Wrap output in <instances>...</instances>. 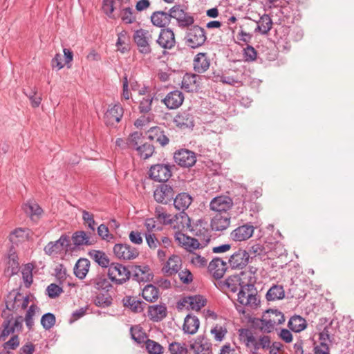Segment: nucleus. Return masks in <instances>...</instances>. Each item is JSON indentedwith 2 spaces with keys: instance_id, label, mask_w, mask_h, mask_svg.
I'll list each match as a JSON object with an SVG mask.
<instances>
[{
  "instance_id": "f257e3e1",
  "label": "nucleus",
  "mask_w": 354,
  "mask_h": 354,
  "mask_svg": "<svg viewBox=\"0 0 354 354\" xmlns=\"http://www.w3.org/2000/svg\"><path fill=\"white\" fill-rule=\"evenodd\" d=\"M239 338L247 348L252 353H257L260 348L270 349V354H279L281 344L279 342H274L271 344L270 337L268 335L256 337L249 329H241Z\"/></svg>"
},
{
  "instance_id": "f03ea898",
  "label": "nucleus",
  "mask_w": 354,
  "mask_h": 354,
  "mask_svg": "<svg viewBox=\"0 0 354 354\" xmlns=\"http://www.w3.org/2000/svg\"><path fill=\"white\" fill-rule=\"evenodd\" d=\"M175 238L180 245H182L191 253L194 250L205 247L210 241V237L209 236H205L203 239H198L186 236L183 233H176Z\"/></svg>"
},
{
  "instance_id": "7ed1b4c3",
  "label": "nucleus",
  "mask_w": 354,
  "mask_h": 354,
  "mask_svg": "<svg viewBox=\"0 0 354 354\" xmlns=\"http://www.w3.org/2000/svg\"><path fill=\"white\" fill-rule=\"evenodd\" d=\"M206 40L205 30L198 26H193L187 30L185 42L188 46L196 48L202 46Z\"/></svg>"
},
{
  "instance_id": "20e7f679",
  "label": "nucleus",
  "mask_w": 354,
  "mask_h": 354,
  "mask_svg": "<svg viewBox=\"0 0 354 354\" xmlns=\"http://www.w3.org/2000/svg\"><path fill=\"white\" fill-rule=\"evenodd\" d=\"M108 276L112 281L122 284L130 278L131 272L122 264L113 263L109 266Z\"/></svg>"
},
{
  "instance_id": "39448f33",
  "label": "nucleus",
  "mask_w": 354,
  "mask_h": 354,
  "mask_svg": "<svg viewBox=\"0 0 354 354\" xmlns=\"http://www.w3.org/2000/svg\"><path fill=\"white\" fill-rule=\"evenodd\" d=\"M5 321L3 323V328L1 334L0 339L4 341L10 334L15 332H19L22 328V325L25 319L21 316L16 317L15 320L12 319V315L9 318H4Z\"/></svg>"
},
{
  "instance_id": "423d86ee",
  "label": "nucleus",
  "mask_w": 354,
  "mask_h": 354,
  "mask_svg": "<svg viewBox=\"0 0 354 354\" xmlns=\"http://www.w3.org/2000/svg\"><path fill=\"white\" fill-rule=\"evenodd\" d=\"M245 288L244 286H241V288L239 290L237 294L238 302L244 306H249L254 308L258 306L259 301L257 297V290L256 288Z\"/></svg>"
},
{
  "instance_id": "0eeeda50",
  "label": "nucleus",
  "mask_w": 354,
  "mask_h": 354,
  "mask_svg": "<svg viewBox=\"0 0 354 354\" xmlns=\"http://www.w3.org/2000/svg\"><path fill=\"white\" fill-rule=\"evenodd\" d=\"M133 39L140 53L144 54L151 53V49L149 42L152 39L151 32L144 29L138 30L134 33Z\"/></svg>"
},
{
  "instance_id": "6e6552de",
  "label": "nucleus",
  "mask_w": 354,
  "mask_h": 354,
  "mask_svg": "<svg viewBox=\"0 0 354 354\" xmlns=\"http://www.w3.org/2000/svg\"><path fill=\"white\" fill-rule=\"evenodd\" d=\"M114 254L120 259L133 260L139 255V251L135 247L127 243H118L113 247Z\"/></svg>"
},
{
  "instance_id": "1a4fd4ad",
  "label": "nucleus",
  "mask_w": 354,
  "mask_h": 354,
  "mask_svg": "<svg viewBox=\"0 0 354 354\" xmlns=\"http://www.w3.org/2000/svg\"><path fill=\"white\" fill-rule=\"evenodd\" d=\"M174 161L183 167H192L196 162V153L186 149L176 151L174 155Z\"/></svg>"
},
{
  "instance_id": "9d476101",
  "label": "nucleus",
  "mask_w": 354,
  "mask_h": 354,
  "mask_svg": "<svg viewBox=\"0 0 354 354\" xmlns=\"http://www.w3.org/2000/svg\"><path fill=\"white\" fill-rule=\"evenodd\" d=\"M70 245V238L66 234H62L55 241L49 242L44 248L46 254L51 256L61 253L63 250Z\"/></svg>"
},
{
  "instance_id": "9b49d317",
  "label": "nucleus",
  "mask_w": 354,
  "mask_h": 354,
  "mask_svg": "<svg viewBox=\"0 0 354 354\" xmlns=\"http://www.w3.org/2000/svg\"><path fill=\"white\" fill-rule=\"evenodd\" d=\"M171 176L170 167L167 165L157 164L151 167L149 176L158 182H166Z\"/></svg>"
},
{
  "instance_id": "f8f14e48",
  "label": "nucleus",
  "mask_w": 354,
  "mask_h": 354,
  "mask_svg": "<svg viewBox=\"0 0 354 354\" xmlns=\"http://www.w3.org/2000/svg\"><path fill=\"white\" fill-rule=\"evenodd\" d=\"M250 255L246 250L239 249L232 254L228 263L232 269L242 270L249 263Z\"/></svg>"
},
{
  "instance_id": "ddd939ff",
  "label": "nucleus",
  "mask_w": 354,
  "mask_h": 354,
  "mask_svg": "<svg viewBox=\"0 0 354 354\" xmlns=\"http://www.w3.org/2000/svg\"><path fill=\"white\" fill-rule=\"evenodd\" d=\"M169 13L170 19H176L180 26H188L192 25L194 21V17L185 12L179 5L174 6L171 8L169 10Z\"/></svg>"
},
{
  "instance_id": "4468645a",
  "label": "nucleus",
  "mask_w": 354,
  "mask_h": 354,
  "mask_svg": "<svg viewBox=\"0 0 354 354\" xmlns=\"http://www.w3.org/2000/svg\"><path fill=\"white\" fill-rule=\"evenodd\" d=\"M232 200L226 196L214 198L209 204L210 209L216 213H227L232 207Z\"/></svg>"
},
{
  "instance_id": "2eb2a0df",
  "label": "nucleus",
  "mask_w": 354,
  "mask_h": 354,
  "mask_svg": "<svg viewBox=\"0 0 354 354\" xmlns=\"http://www.w3.org/2000/svg\"><path fill=\"white\" fill-rule=\"evenodd\" d=\"M174 192L172 187L167 184L159 185L153 192V197L156 202L167 204L174 198Z\"/></svg>"
},
{
  "instance_id": "dca6fc26",
  "label": "nucleus",
  "mask_w": 354,
  "mask_h": 354,
  "mask_svg": "<svg viewBox=\"0 0 354 354\" xmlns=\"http://www.w3.org/2000/svg\"><path fill=\"white\" fill-rule=\"evenodd\" d=\"M206 299L200 295L185 297L180 302V306L198 311L206 304Z\"/></svg>"
},
{
  "instance_id": "f3484780",
  "label": "nucleus",
  "mask_w": 354,
  "mask_h": 354,
  "mask_svg": "<svg viewBox=\"0 0 354 354\" xmlns=\"http://www.w3.org/2000/svg\"><path fill=\"white\" fill-rule=\"evenodd\" d=\"M190 350L194 354H211L212 343L204 336H198L190 344Z\"/></svg>"
},
{
  "instance_id": "a211bd4d",
  "label": "nucleus",
  "mask_w": 354,
  "mask_h": 354,
  "mask_svg": "<svg viewBox=\"0 0 354 354\" xmlns=\"http://www.w3.org/2000/svg\"><path fill=\"white\" fill-rule=\"evenodd\" d=\"M254 227L246 223L234 229L230 234L232 239L234 241H243L249 239L254 234Z\"/></svg>"
},
{
  "instance_id": "6ab92c4d",
  "label": "nucleus",
  "mask_w": 354,
  "mask_h": 354,
  "mask_svg": "<svg viewBox=\"0 0 354 354\" xmlns=\"http://www.w3.org/2000/svg\"><path fill=\"white\" fill-rule=\"evenodd\" d=\"M156 43L164 49H171L176 44L174 32L170 28L161 29Z\"/></svg>"
},
{
  "instance_id": "aec40b11",
  "label": "nucleus",
  "mask_w": 354,
  "mask_h": 354,
  "mask_svg": "<svg viewBox=\"0 0 354 354\" xmlns=\"http://www.w3.org/2000/svg\"><path fill=\"white\" fill-rule=\"evenodd\" d=\"M123 109L119 104L109 106L104 116L105 123L107 125H114L118 123L123 115Z\"/></svg>"
},
{
  "instance_id": "412c9836",
  "label": "nucleus",
  "mask_w": 354,
  "mask_h": 354,
  "mask_svg": "<svg viewBox=\"0 0 354 354\" xmlns=\"http://www.w3.org/2000/svg\"><path fill=\"white\" fill-rule=\"evenodd\" d=\"M183 101L184 95L178 90L169 92L162 100L163 103L169 109L178 108L183 104Z\"/></svg>"
},
{
  "instance_id": "4be33fe9",
  "label": "nucleus",
  "mask_w": 354,
  "mask_h": 354,
  "mask_svg": "<svg viewBox=\"0 0 354 354\" xmlns=\"http://www.w3.org/2000/svg\"><path fill=\"white\" fill-rule=\"evenodd\" d=\"M231 216L229 213H216L211 221V227L213 230L223 231L230 225Z\"/></svg>"
},
{
  "instance_id": "5701e85b",
  "label": "nucleus",
  "mask_w": 354,
  "mask_h": 354,
  "mask_svg": "<svg viewBox=\"0 0 354 354\" xmlns=\"http://www.w3.org/2000/svg\"><path fill=\"white\" fill-rule=\"evenodd\" d=\"M20 293L12 290L10 292L6 299V309L2 312L3 318H9L11 316V311H17V303H19Z\"/></svg>"
},
{
  "instance_id": "b1692460",
  "label": "nucleus",
  "mask_w": 354,
  "mask_h": 354,
  "mask_svg": "<svg viewBox=\"0 0 354 354\" xmlns=\"http://www.w3.org/2000/svg\"><path fill=\"white\" fill-rule=\"evenodd\" d=\"M208 270L216 279H221L227 270V264L220 258H214L209 263Z\"/></svg>"
},
{
  "instance_id": "393cba45",
  "label": "nucleus",
  "mask_w": 354,
  "mask_h": 354,
  "mask_svg": "<svg viewBox=\"0 0 354 354\" xmlns=\"http://www.w3.org/2000/svg\"><path fill=\"white\" fill-rule=\"evenodd\" d=\"M130 272L132 279L139 283L149 281L151 279V274L148 266H133Z\"/></svg>"
},
{
  "instance_id": "a878e982",
  "label": "nucleus",
  "mask_w": 354,
  "mask_h": 354,
  "mask_svg": "<svg viewBox=\"0 0 354 354\" xmlns=\"http://www.w3.org/2000/svg\"><path fill=\"white\" fill-rule=\"evenodd\" d=\"M201 77L196 74L186 73L181 82V88L187 92L196 91L199 86Z\"/></svg>"
},
{
  "instance_id": "bb28decb",
  "label": "nucleus",
  "mask_w": 354,
  "mask_h": 354,
  "mask_svg": "<svg viewBox=\"0 0 354 354\" xmlns=\"http://www.w3.org/2000/svg\"><path fill=\"white\" fill-rule=\"evenodd\" d=\"M194 70L198 73H205L210 66V61L207 54L204 53H198L193 61Z\"/></svg>"
},
{
  "instance_id": "cd10ccee",
  "label": "nucleus",
  "mask_w": 354,
  "mask_h": 354,
  "mask_svg": "<svg viewBox=\"0 0 354 354\" xmlns=\"http://www.w3.org/2000/svg\"><path fill=\"white\" fill-rule=\"evenodd\" d=\"M174 122L178 127L182 129L194 127L193 116L187 111H183L176 115Z\"/></svg>"
},
{
  "instance_id": "c85d7f7f",
  "label": "nucleus",
  "mask_w": 354,
  "mask_h": 354,
  "mask_svg": "<svg viewBox=\"0 0 354 354\" xmlns=\"http://www.w3.org/2000/svg\"><path fill=\"white\" fill-rule=\"evenodd\" d=\"M72 241L76 247L91 245L95 243L94 239L82 230L74 232L72 236Z\"/></svg>"
},
{
  "instance_id": "c756f323",
  "label": "nucleus",
  "mask_w": 354,
  "mask_h": 354,
  "mask_svg": "<svg viewBox=\"0 0 354 354\" xmlns=\"http://www.w3.org/2000/svg\"><path fill=\"white\" fill-rule=\"evenodd\" d=\"M182 266V261L177 255L171 256L164 266L162 270L168 275H172L178 272Z\"/></svg>"
},
{
  "instance_id": "7c9ffc66",
  "label": "nucleus",
  "mask_w": 354,
  "mask_h": 354,
  "mask_svg": "<svg viewBox=\"0 0 354 354\" xmlns=\"http://www.w3.org/2000/svg\"><path fill=\"white\" fill-rule=\"evenodd\" d=\"M149 139L158 142L161 146L169 143V138L159 127H151L147 132Z\"/></svg>"
},
{
  "instance_id": "2f4dec72",
  "label": "nucleus",
  "mask_w": 354,
  "mask_h": 354,
  "mask_svg": "<svg viewBox=\"0 0 354 354\" xmlns=\"http://www.w3.org/2000/svg\"><path fill=\"white\" fill-rule=\"evenodd\" d=\"M200 322L197 317L187 315L184 320L183 330L185 333L194 335L199 328Z\"/></svg>"
},
{
  "instance_id": "473e14b6",
  "label": "nucleus",
  "mask_w": 354,
  "mask_h": 354,
  "mask_svg": "<svg viewBox=\"0 0 354 354\" xmlns=\"http://www.w3.org/2000/svg\"><path fill=\"white\" fill-rule=\"evenodd\" d=\"M89 268L90 261L87 259L80 258L74 266V274L80 279H84L88 272Z\"/></svg>"
},
{
  "instance_id": "72a5a7b5",
  "label": "nucleus",
  "mask_w": 354,
  "mask_h": 354,
  "mask_svg": "<svg viewBox=\"0 0 354 354\" xmlns=\"http://www.w3.org/2000/svg\"><path fill=\"white\" fill-rule=\"evenodd\" d=\"M148 315L153 322L161 321L167 316V308L163 305L149 306Z\"/></svg>"
},
{
  "instance_id": "f704fd0d",
  "label": "nucleus",
  "mask_w": 354,
  "mask_h": 354,
  "mask_svg": "<svg viewBox=\"0 0 354 354\" xmlns=\"http://www.w3.org/2000/svg\"><path fill=\"white\" fill-rule=\"evenodd\" d=\"M192 202V198L187 193H180L174 199L175 207L182 212L187 209Z\"/></svg>"
},
{
  "instance_id": "c9c22d12",
  "label": "nucleus",
  "mask_w": 354,
  "mask_h": 354,
  "mask_svg": "<svg viewBox=\"0 0 354 354\" xmlns=\"http://www.w3.org/2000/svg\"><path fill=\"white\" fill-rule=\"evenodd\" d=\"M170 13L163 11L154 12L151 16L152 24L157 27H165L170 21Z\"/></svg>"
},
{
  "instance_id": "e433bc0d",
  "label": "nucleus",
  "mask_w": 354,
  "mask_h": 354,
  "mask_svg": "<svg viewBox=\"0 0 354 354\" xmlns=\"http://www.w3.org/2000/svg\"><path fill=\"white\" fill-rule=\"evenodd\" d=\"M288 326L291 330L299 333L307 327V322L301 316L294 315L289 319Z\"/></svg>"
},
{
  "instance_id": "4c0bfd02",
  "label": "nucleus",
  "mask_w": 354,
  "mask_h": 354,
  "mask_svg": "<svg viewBox=\"0 0 354 354\" xmlns=\"http://www.w3.org/2000/svg\"><path fill=\"white\" fill-rule=\"evenodd\" d=\"M90 257L102 268H107L110 266L108 256L102 251L92 250L88 252Z\"/></svg>"
},
{
  "instance_id": "58836bf2",
  "label": "nucleus",
  "mask_w": 354,
  "mask_h": 354,
  "mask_svg": "<svg viewBox=\"0 0 354 354\" xmlns=\"http://www.w3.org/2000/svg\"><path fill=\"white\" fill-rule=\"evenodd\" d=\"M124 305L131 309L134 313H140L144 309L146 304L133 297H127L123 299Z\"/></svg>"
},
{
  "instance_id": "ea45409f",
  "label": "nucleus",
  "mask_w": 354,
  "mask_h": 354,
  "mask_svg": "<svg viewBox=\"0 0 354 354\" xmlns=\"http://www.w3.org/2000/svg\"><path fill=\"white\" fill-rule=\"evenodd\" d=\"M268 301H275L282 299L285 297V292L282 286L274 285L266 293Z\"/></svg>"
},
{
  "instance_id": "a19ab883",
  "label": "nucleus",
  "mask_w": 354,
  "mask_h": 354,
  "mask_svg": "<svg viewBox=\"0 0 354 354\" xmlns=\"http://www.w3.org/2000/svg\"><path fill=\"white\" fill-rule=\"evenodd\" d=\"M257 24L258 26L255 30L259 31L263 35L267 34L271 30L272 26V21L268 15H263L261 16Z\"/></svg>"
},
{
  "instance_id": "79ce46f5",
  "label": "nucleus",
  "mask_w": 354,
  "mask_h": 354,
  "mask_svg": "<svg viewBox=\"0 0 354 354\" xmlns=\"http://www.w3.org/2000/svg\"><path fill=\"white\" fill-rule=\"evenodd\" d=\"M241 277L239 274L232 275L225 279L224 286L231 292H236L241 288Z\"/></svg>"
},
{
  "instance_id": "37998d69",
  "label": "nucleus",
  "mask_w": 354,
  "mask_h": 354,
  "mask_svg": "<svg viewBox=\"0 0 354 354\" xmlns=\"http://www.w3.org/2000/svg\"><path fill=\"white\" fill-rule=\"evenodd\" d=\"M158 289L151 284L146 286L142 290V297L147 301H156L158 298Z\"/></svg>"
},
{
  "instance_id": "c03bdc74",
  "label": "nucleus",
  "mask_w": 354,
  "mask_h": 354,
  "mask_svg": "<svg viewBox=\"0 0 354 354\" xmlns=\"http://www.w3.org/2000/svg\"><path fill=\"white\" fill-rule=\"evenodd\" d=\"M88 285L93 286L97 290H107L111 287L109 281L102 275H97L95 277L91 279Z\"/></svg>"
},
{
  "instance_id": "a18cd8bd",
  "label": "nucleus",
  "mask_w": 354,
  "mask_h": 354,
  "mask_svg": "<svg viewBox=\"0 0 354 354\" xmlns=\"http://www.w3.org/2000/svg\"><path fill=\"white\" fill-rule=\"evenodd\" d=\"M255 325L261 331L268 333L272 332L275 328L264 313L261 319L257 320Z\"/></svg>"
},
{
  "instance_id": "49530a36",
  "label": "nucleus",
  "mask_w": 354,
  "mask_h": 354,
  "mask_svg": "<svg viewBox=\"0 0 354 354\" xmlns=\"http://www.w3.org/2000/svg\"><path fill=\"white\" fill-rule=\"evenodd\" d=\"M241 277V286H244L245 288H255L254 283L256 282V277L253 276L251 272L248 271H242L239 274Z\"/></svg>"
},
{
  "instance_id": "de8ad7c7",
  "label": "nucleus",
  "mask_w": 354,
  "mask_h": 354,
  "mask_svg": "<svg viewBox=\"0 0 354 354\" xmlns=\"http://www.w3.org/2000/svg\"><path fill=\"white\" fill-rule=\"evenodd\" d=\"M264 314L268 316V319L274 326L282 324L285 320L283 314L278 310L270 309Z\"/></svg>"
},
{
  "instance_id": "09e8293b",
  "label": "nucleus",
  "mask_w": 354,
  "mask_h": 354,
  "mask_svg": "<svg viewBox=\"0 0 354 354\" xmlns=\"http://www.w3.org/2000/svg\"><path fill=\"white\" fill-rule=\"evenodd\" d=\"M25 213L32 218L34 216H39L42 212L41 208L35 201H30L23 206Z\"/></svg>"
},
{
  "instance_id": "8fccbe9b",
  "label": "nucleus",
  "mask_w": 354,
  "mask_h": 354,
  "mask_svg": "<svg viewBox=\"0 0 354 354\" xmlns=\"http://www.w3.org/2000/svg\"><path fill=\"white\" fill-rule=\"evenodd\" d=\"M131 338L138 344L146 342L147 335L139 326H132L130 329Z\"/></svg>"
},
{
  "instance_id": "3c124183",
  "label": "nucleus",
  "mask_w": 354,
  "mask_h": 354,
  "mask_svg": "<svg viewBox=\"0 0 354 354\" xmlns=\"http://www.w3.org/2000/svg\"><path fill=\"white\" fill-rule=\"evenodd\" d=\"M156 218L158 221L164 225L171 223V215L166 213L164 208L161 206H158L155 209Z\"/></svg>"
},
{
  "instance_id": "603ef678",
  "label": "nucleus",
  "mask_w": 354,
  "mask_h": 354,
  "mask_svg": "<svg viewBox=\"0 0 354 354\" xmlns=\"http://www.w3.org/2000/svg\"><path fill=\"white\" fill-rule=\"evenodd\" d=\"M136 151L142 158L147 159L153 155L154 147L151 144L145 142L138 147Z\"/></svg>"
},
{
  "instance_id": "864d4df0",
  "label": "nucleus",
  "mask_w": 354,
  "mask_h": 354,
  "mask_svg": "<svg viewBox=\"0 0 354 354\" xmlns=\"http://www.w3.org/2000/svg\"><path fill=\"white\" fill-rule=\"evenodd\" d=\"M28 233L24 228H17L12 232L10 234V241L15 244L19 241L24 240L27 238Z\"/></svg>"
},
{
  "instance_id": "5fc2aeb1",
  "label": "nucleus",
  "mask_w": 354,
  "mask_h": 354,
  "mask_svg": "<svg viewBox=\"0 0 354 354\" xmlns=\"http://www.w3.org/2000/svg\"><path fill=\"white\" fill-rule=\"evenodd\" d=\"M145 237L146 243L151 250H156L160 245L159 238L154 232H145Z\"/></svg>"
},
{
  "instance_id": "6e6d98bb",
  "label": "nucleus",
  "mask_w": 354,
  "mask_h": 354,
  "mask_svg": "<svg viewBox=\"0 0 354 354\" xmlns=\"http://www.w3.org/2000/svg\"><path fill=\"white\" fill-rule=\"evenodd\" d=\"M127 144L129 147L137 149L138 147L141 146L142 142V134L140 132H134L131 133L127 140Z\"/></svg>"
},
{
  "instance_id": "4d7b16f0",
  "label": "nucleus",
  "mask_w": 354,
  "mask_h": 354,
  "mask_svg": "<svg viewBox=\"0 0 354 354\" xmlns=\"http://www.w3.org/2000/svg\"><path fill=\"white\" fill-rule=\"evenodd\" d=\"M146 348L150 354H162L164 348L158 342L147 339L145 342Z\"/></svg>"
},
{
  "instance_id": "13d9d810",
  "label": "nucleus",
  "mask_w": 354,
  "mask_h": 354,
  "mask_svg": "<svg viewBox=\"0 0 354 354\" xmlns=\"http://www.w3.org/2000/svg\"><path fill=\"white\" fill-rule=\"evenodd\" d=\"M189 259L192 264L198 268H203L206 266L207 263V260L204 257H202L196 252L190 253L189 255Z\"/></svg>"
},
{
  "instance_id": "bf43d9fd",
  "label": "nucleus",
  "mask_w": 354,
  "mask_h": 354,
  "mask_svg": "<svg viewBox=\"0 0 354 354\" xmlns=\"http://www.w3.org/2000/svg\"><path fill=\"white\" fill-rule=\"evenodd\" d=\"M171 354H187L188 350L184 343L172 342L169 345Z\"/></svg>"
},
{
  "instance_id": "052dcab7",
  "label": "nucleus",
  "mask_w": 354,
  "mask_h": 354,
  "mask_svg": "<svg viewBox=\"0 0 354 354\" xmlns=\"http://www.w3.org/2000/svg\"><path fill=\"white\" fill-rule=\"evenodd\" d=\"M37 310H39V308L36 305L32 304L29 307V308L26 314V317H25L24 319H25L26 325L29 329H31L34 324L32 318L35 316Z\"/></svg>"
},
{
  "instance_id": "680f3d73",
  "label": "nucleus",
  "mask_w": 354,
  "mask_h": 354,
  "mask_svg": "<svg viewBox=\"0 0 354 354\" xmlns=\"http://www.w3.org/2000/svg\"><path fill=\"white\" fill-rule=\"evenodd\" d=\"M55 324V317L53 314L48 313L44 314L41 319V324L46 330L50 329Z\"/></svg>"
},
{
  "instance_id": "e2e57ef3",
  "label": "nucleus",
  "mask_w": 354,
  "mask_h": 354,
  "mask_svg": "<svg viewBox=\"0 0 354 354\" xmlns=\"http://www.w3.org/2000/svg\"><path fill=\"white\" fill-rule=\"evenodd\" d=\"M120 15L122 20L126 24H133L136 20V17L131 8H123Z\"/></svg>"
},
{
  "instance_id": "0e129e2a",
  "label": "nucleus",
  "mask_w": 354,
  "mask_h": 354,
  "mask_svg": "<svg viewBox=\"0 0 354 354\" xmlns=\"http://www.w3.org/2000/svg\"><path fill=\"white\" fill-rule=\"evenodd\" d=\"M210 333L216 341L221 342L227 333V330L221 326L216 325L211 329Z\"/></svg>"
},
{
  "instance_id": "69168bd1",
  "label": "nucleus",
  "mask_w": 354,
  "mask_h": 354,
  "mask_svg": "<svg viewBox=\"0 0 354 354\" xmlns=\"http://www.w3.org/2000/svg\"><path fill=\"white\" fill-rule=\"evenodd\" d=\"M97 234L102 240L106 241L113 239V235L109 232L108 227L104 224H101L98 226Z\"/></svg>"
},
{
  "instance_id": "338daca9",
  "label": "nucleus",
  "mask_w": 354,
  "mask_h": 354,
  "mask_svg": "<svg viewBox=\"0 0 354 354\" xmlns=\"http://www.w3.org/2000/svg\"><path fill=\"white\" fill-rule=\"evenodd\" d=\"M178 277L180 281L185 284H189L193 281V274L190 270L187 268L180 270L178 272Z\"/></svg>"
},
{
  "instance_id": "774afa93",
  "label": "nucleus",
  "mask_w": 354,
  "mask_h": 354,
  "mask_svg": "<svg viewBox=\"0 0 354 354\" xmlns=\"http://www.w3.org/2000/svg\"><path fill=\"white\" fill-rule=\"evenodd\" d=\"M153 101V97L148 95L141 100L139 109L141 113H146L151 111V103Z\"/></svg>"
}]
</instances>
